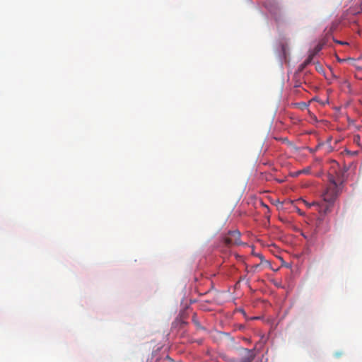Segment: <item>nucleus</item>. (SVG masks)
<instances>
[{
    "instance_id": "f257e3e1",
    "label": "nucleus",
    "mask_w": 362,
    "mask_h": 362,
    "mask_svg": "<svg viewBox=\"0 0 362 362\" xmlns=\"http://www.w3.org/2000/svg\"><path fill=\"white\" fill-rule=\"evenodd\" d=\"M335 168H339V165L336 162H333V165L328 174V180L329 184L322 194L325 209H323V214H327L329 211L331 205L334 203L337 197L339 196L341 188L340 185L344 182V170L339 169L337 170Z\"/></svg>"
},
{
    "instance_id": "f03ea898",
    "label": "nucleus",
    "mask_w": 362,
    "mask_h": 362,
    "mask_svg": "<svg viewBox=\"0 0 362 362\" xmlns=\"http://www.w3.org/2000/svg\"><path fill=\"white\" fill-rule=\"evenodd\" d=\"M223 242L226 246L240 245V233L238 230H230L223 238Z\"/></svg>"
},
{
    "instance_id": "7ed1b4c3",
    "label": "nucleus",
    "mask_w": 362,
    "mask_h": 362,
    "mask_svg": "<svg viewBox=\"0 0 362 362\" xmlns=\"http://www.w3.org/2000/svg\"><path fill=\"white\" fill-rule=\"evenodd\" d=\"M245 355L243 356L240 361L233 358L230 360V362H251L254 358V354L252 351L245 349Z\"/></svg>"
},
{
    "instance_id": "20e7f679",
    "label": "nucleus",
    "mask_w": 362,
    "mask_h": 362,
    "mask_svg": "<svg viewBox=\"0 0 362 362\" xmlns=\"http://www.w3.org/2000/svg\"><path fill=\"white\" fill-rule=\"evenodd\" d=\"M305 204L308 207L310 208L311 206H316L319 212L323 213L324 204H320L318 202H313V203H308L306 201H304Z\"/></svg>"
},
{
    "instance_id": "39448f33",
    "label": "nucleus",
    "mask_w": 362,
    "mask_h": 362,
    "mask_svg": "<svg viewBox=\"0 0 362 362\" xmlns=\"http://www.w3.org/2000/svg\"><path fill=\"white\" fill-rule=\"evenodd\" d=\"M313 57L314 54H310L308 57L304 61V62L300 64L299 67L300 71L304 69L312 62Z\"/></svg>"
},
{
    "instance_id": "423d86ee",
    "label": "nucleus",
    "mask_w": 362,
    "mask_h": 362,
    "mask_svg": "<svg viewBox=\"0 0 362 362\" xmlns=\"http://www.w3.org/2000/svg\"><path fill=\"white\" fill-rule=\"evenodd\" d=\"M315 69L319 73L323 71V67L320 64H316Z\"/></svg>"
},
{
    "instance_id": "0eeeda50",
    "label": "nucleus",
    "mask_w": 362,
    "mask_h": 362,
    "mask_svg": "<svg viewBox=\"0 0 362 362\" xmlns=\"http://www.w3.org/2000/svg\"><path fill=\"white\" fill-rule=\"evenodd\" d=\"M259 267V264L253 265L251 269L255 272L257 271V269H258Z\"/></svg>"
},
{
    "instance_id": "6e6552de",
    "label": "nucleus",
    "mask_w": 362,
    "mask_h": 362,
    "mask_svg": "<svg viewBox=\"0 0 362 362\" xmlns=\"http://www.w3.org/2000/svg\"><path fill=\"white\" fill-rule=\"evenodd\" d=\"M322 47V45H317L316 47H315V51L316 52H319Z\"/></svg>"
},
{
    "instance_id": "1a4fd4ad",
    "label": "nucleus",
    "mask_w": 362,
    "mask_h": 362,
    "mask_svg": "<svg viewBox=\"0 0 362 362\" xmlns=\"http://www.w3.org/2000/svg\"><path fill=\"white\" fill-rule=\"evenodd\" d=\"M257 256L261 259V262H263L264 260V258L262 254H257Z\"/></svg>"
},
{
    "instance_id": "9d476101",
    "label": "nucleus",
    "mask_w": 362,
    "mask_h": 362,
    "mask_svg": "<svg viewBox=\"0 0 362 362\" xmlns=\"http://www.w3.org/2000/svg\"><path fill=\"white\" fill-rule=\"evenodd\" d=\"M300 83L299 81H296L295 82V83H294V87H295V88H298V87H300Z\"/></svg>"
},
{
    "instance_id": "9b49d317",
    "label": "nucleus",
    "mask_w": 362,
    "mask_h": 362,
    "mask_svg": "<svg viewBox=\"0 0 362 362\" xmlns=\"http://www.w3.org/2000/svg\"><path fill=\"white\" fill-rule=\"evenodd\" d=\"M301 107H307V105L305 103H303L301 104Z\"/></svg>"
},
{
    "instance_id": "f8f14e48",
    "label": "nucleus",
    "mask_w": 362,
    "mask_h": 362,
    "mask_svg": "<svg viewBox=\"0 0 362 362\" xmlns=\"http://www.w3.org/2000/svg\"><path fill=\"white\" fill-rule=\"evenodd\" d=\"M337 43L341 44V45L346 44L345 42H341V41H337Z\"/></svg>"
},
{
    "instance_id": "ddd939ff",
    "label": "nucleus",
    "mask_w": 362,
    "mask_h": 362,
    "mask_svg": "<svg viewBox=\"0 0 362 362\" xmlns=\"http://www.w3.org/2000/svg\"><path fill=\"white\" fill-rule=\"evenodd\" d=\"M263 206H264L265 208L268 209V206H267V205H266V204H263Z\"/></svg>"
}]
</instances>
